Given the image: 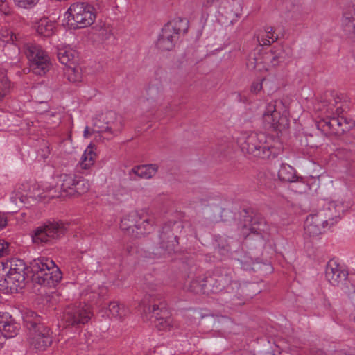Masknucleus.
Listing matches in <instances>:
<instances>
[{
	"instance_id": "nucleus-31",
	"label": "nucleus",
	"mask_w": 355,
	"mask_h": 355,
	"mask_svg": "<svg viewBox=\"0 0 355 355\" xmlns=\"http://www.w3.org/2000/svg\"><path fill=\"white\" fill-rule=\"evenodd\" d=\"M76 55L74 50L71 49H62L58 51V58L59 61L67 67L73 65Z\"/></svg>"
},
{
	"instance_id": "nucleus-41",
	"label": "nucleus",
	"mask_w": 355,
	"mask_h": 355,
	"mask_svg": "<svg viewBox=\"0 0 355 355\" xmlns=\"http://www.w3.org/2000/svg\"><path fill=\"white\" fill-rule=\"evenodd\" d=\"M147 93L149 98L155 100L161 94V90L158 87L155 85H150L148 88Z\"/></svg>"
},
{
	"instance_id": "nucleus-5",
	"label": "nucleus",
	"mask_w": 355,
	"mask_h": 355,
	"mask_svg": "<svg viewBox=\"0 0 355 355\" xmlns=\"http://www.w3.org/2000/svg\"><path fill=\"white\" fill-rule=\"evenodd\" d=\"M68 24L73 29H80L92 26L96 18L95 8L85 2H76L65 12Z\"/></svg>"
},
{
	"instance_id": "nucleus-4",
	"label": "nucleus",
	"mask_w": 355,
	"mask_h": 355,
	"mask_svg": "<svg viewBox=\"0 0 355 355\" xmlns=\"http://www.w3.org/2000/svg\"><path fill=\"white\" fill-rule=\"evenodd\" d=\"M33 279L47 287H54L62 278V274L55 262L46 257H40L31 263Z\"/></svg>"
},
{
	"instance_id": "nucleus-30",
	"label": "nucleus",
	"mask_w": 355,
	"mask_h": 355,
	"mask_svg": "<svg viewBox=\"0 0 355 355\" xmlns=\"http://www.w3.org/2000/svg\"><path fill=\"white\" fill-rule=\"evenodd\" d=\"M267 230V225L264 218L255 216L252 218L249 230L251 234L261 236L263 237V234Z\"/></svg>"
},
{
	"instance_id": "nucleus-38",
	"label": "nucleus",
	"mask_w": 355,
	"mask_h": 355,
	"mask_svg": "<svg viewBox=\"0 0 355 355\" xmlns=\"http://www.w3.org/2000/svg\"><path fill=\"white\" fill-rule=\"evenodd\" d=\"M68 268L72 275L77 278L79 275H83L85 271L84 266L80 262L71 261L69 263Z\"/></svg>"
},
{
	"instance_id": "nucleus-1",
	"label": "nucleus",
	"mask_w": 355,
	"mask_h": 355,
	"mask_svg": "<svg viewBox=\"0 0 355 355\" xmlns=\"http://www.w3.org/2000/svg\"><path fill=\"white\" fill-rule=\"evenodd\" d=\"M272 137L263 132H242L238 138L241 150L255 157L270 159L275 157L279 150L272 145Z\"/></svg>"
},
{
	"instance_id": "nucleus-46",
	"label": "nucleus",
	"mask_w": 355,
	"mask_h": 355,
	"mask_svg": "<svg viewBox=\"0 0 355 355\" xmlns=\"http://www.w3.org/2000/svg\"><path fill=\"white\" fill-rule=\"evenodd\" d=\"M7 218L3 214H0V230L7 225Z\"/></svg>"
},
{
	"instance_id": "nucleus-45",
	"label": "nucleus",
	"mask_w": 355,
	"mask_h": 355,
	"mask_svg": "<svg viewBox=\"0 0 355 355\" xmlns=\"http://www.w3.org/2000/svg\"><path fill=\"white\" fill-rule=\"evenodd\" d=\"M313 137L310 135L306 138V146H309L311 148H317L320 144L318 142H315L313 141Z\"/></svg>"
},
{
	"instance_id": "nucleus-8",
	"label": "nucleus",
	"mask_w": 355,
	"mask_h": 355,
	"mask_svg": "<svg viewBox=\"0 0 355 355\" xmlns=\"http://www.w3.org/2000/svg\"><path fill=\"white\" fill-rule=\"evenodd\" d=\"M24 52L33 73L43 76L49 71L51 62L48 53L41 46L32 42L26 43L24 45Z\"/></svg>"
},
{
	"instance_id": "nucleus-7",
	"label": "nucleus",
	"mask_w": 355,
	"mask_h": 355,
	"mask_svg": "<svg viewBox=\"0 0 355 355\" xmlns=\"http://www.w3.org/2000/svg\"><path fill=\"white\" fill-rule=\"evenodd\" d=\"M284 105L274 101L267 103L263 111L262 123L266 130L282 132L289 126V121L282 113Z\"/></svg>"
},
{
	"instance_id": "nucleus-49",
	"label": "nucleus",
	"mask_w": 355,
	"mask_h": 355,
	"mask_svg": "<svg viewBox=\"0 0 355 355\" xmlns=\"http://www.w3.org/2000/svg\"><path fill=\"white\" fill-rule=\"evenodd\" d=\"M1 8L0 9L3 10L5 14H6V9L8 8L7 3L6 2H1Z\"/></svg>"
},
{
	"instance_id": "nucleus-52",
	"label": "nucleus",
	"mask_w": 355,
	"mask_h": 355,
	"mask_svg": "<svg viewBox=\"0 0 355 355\" xmlns=\"http://www.w3.org/2000/svg\"><path fill=\"white\" fill-rule=\"evenodd\" d=\"M354 322H355V315H354Z\"/></svg>"
},
{
	"instance_id": "nucleus-20",
	"label": "nucleus",
	"mask_w": 355,
	"mask_h": 355,
	"mask_svg": "<svg viewBox=\"0 0 355 355\" xmlns=\"http://www.w3.org/2000/svg\"><path fill=\"white\" fill-rule=\"evenodd\" d=\"M209 278L204 275H197L189 277L185 286L188 291L196 294L208 293L207 289Z\"/></svg>"
},
{
	"instance_id": "nucleus-35",
	"label": "nucleus",
	"mask_w": 355,
	"mask_h": 355,
	"mask_svg": "<svg viewBox=\"0 0 355 355\" xmlns=\"http://www.w3.org/2000/svg\"><path fill=\"white\" fill-rule=\"evenodd\" d=\"M10 88V82L7 77L6 71L0 69V100L6 95Z\"/></svg>"
},
{
	"instance_id": "nucleus-9",
	"label": "nucleus",
	"mask_w": 355,
	"mask_h": 355,
	"mask_svg": "<svg viewBox=\"0 0 355 355\" xmlns=\"http://www.w3.org/2000/svg\"><path fill=\"white\" fill-rule=\"evenodd\" d=\"M67 228L62 222H47L35 229L32 234V240L35 243H51L54 239L63 236Z\"/></svg>"
},
{
	"instance_id": "nucleus-19",
	"label": "nucleus",
	"mask_w": 355,
	"mask_h": 355,
	"mask_svg": "<svg viewBox=\"0 0 355 355\" xmlns=\"http://www.w3.org/2000/svg\"><path fill=\"white\" fill-rule=\"evenodd\" d=\"M155 219L148 211L146 210L139 211V220H138L135 231V236H144L153 229Z\"/></svg>"
},
{
	"instance_id": "nucleus-17",
	"label": "nucleus",
	"mask_w": 355,
	"mask_h": 355,
	"mask_svg": "<svg viewBox=\"0 0 355 355\" xmlns=\"http://www.w3.org/2000/svg\"><path fill=\"white\" fill-rule=\"evenodd\" d=\"M102 120L105 126L101 130L103 132H109L112 135H117L123 128L121 118L113 111H108L102 116Z\"/></svg>"
},
{
	"instance_id": "nucleus-33",
	"label": "nucleus",
	"mask_w": 355,
	"mask_h": 355,
	"mask_svg": "<svg viewBox=\"0 0 355 355\" xmlns=\"http://www.w3.org/2000/svg\"><path fill=\"white\" fill-rule=\"evenodd\" d=\"M64 75L71 83L80 82L82 79L81 69L79 67L69 65L64 69Z\"/></svg>"
},
{
	"instance_id": "nucleus-23",
	"label": "nucleus",
	"mask_w": 355,
	"mask_h": 355,
	"mask_svg": "<svg viewBox=\"0 0 355 355\" xmlns=\"http://www.w3.org/2000/svg\"><path fill=\"white\" fill-rule=\"evenodd\" d=\"M138 220H139V211H132L122 218L120 227L135 236Z\"/></svg>"
},
{
	"instance_id": "nucleus-36",
	"label": "nucleus",
	"mask_w": 355,
	"mask_h": 355,
	"mask_svg": "<svg viewBox=\"0 0 355 355\" xmlns=\"http://www.w3.org/2000/svg\"><path fill=\"white\" fill-rule=\"evenodd\" d=\"M90 187V184L88 180H85L83 177L77 176L75 186L73 187L74 196L81 195L87 193Z\"/></svg>"
},
{
	"instance_id": "nucleus-16",
	"label": "nucleus",
	"mask_w": 355,
	"mask_h": 355,
	"mask_svg": "<svg viewBox=\"0 0 355 355\" xmlns=\"http://www.w3.org/2000/svg\"><path fill=\"white\" fill-rule=\"evenodd\" d=\"M32 187L28 182H24L17 184L10 200L18 207L22 205L30 204L36 200V196L32 192Z\"/></svg>"
},
{
	"instance_id": "nucleus-11",
	"label": "nucleus",
	"mask_w": 355,
	"mask_h": 355,
	"mask_svg": "<svg viewBox=\"0 0 355 355\" xmlns=\"http://www.w3.org/2000/svg\"><path fill=\"white\" fill-rule=\"evenodd\" d=\"M284 49L282 46H274L263 55H258L248 64L249 67L259 71H268L270 67H275L284 61Z\"/></svg>"
},
{
	"instance_id": "nucleus-28",
	"label": "nucleus",
	"mask_w": 355,
	"mask_h": 355,
	"mask_svg": "<svg viewBox=\"0 0 355 355\" xmlns=\"http://www.w3.org/2000/svg\"><path fill=\"white\" fill-rule=\"evenodd\" d=\"M38 35L43 37H50L53 34L55 24L47 18H43L36 22L35 26Z\"/></svg>"
},
{
	"instance_id": "nucleus-25",
	"label": "nucleus",
	"mask_w": 355,
	"mask_h": 355,
	"mask_svg": "<svg viewBox=\"0 0 355 355\" xmlns=\"http://www.w3.org/2000/svg\"><path fill=\"white\" fill-rule=\"evenodd\" d=\"M278 39L277 35H275L274 29L271 26L261 29L257 34V40L260 46H270L275 42Z\"/></svg>"
},
{
	"instance_id": "nucleus-14",
	"label": "nucleus",
	"mask_w": 355,
	"mask_h": 355,
	"mask_svg": "<svg viewBox=\"0 0 355 355\" xmlns=\"http://www.w3.org/2000/svg\"><path fill=\"white\" fill-rule=\"evenodd\" d=\"M348 272L334 260L326 265L325 278L334 286L347 287Z\"/></svg>"
},
{
	"instance_id": "nucleus-48",
	"label": "nucleus",
	"mask_w": 355,
	"mask_h": 355,
	"mask_svg": "<svg viewBox=\"0 0 355 355\" xmlns=\"http://www.w3.org/2000/svg\"><path fill=\"white\" fill-rule=\"evenodd\" d=\"M217 323H220V322H226V323H228L229 322V319L226 317H221L220 318H219L217 321H215L214 322V325H216V324Z\"/></svg>"
},
{
	"instance_id": "nucleus-18",
	"label": "nucleus",
	"mask_w": 355,
	"mask_h": 355,
	"mask_svg": "<svg viewBox=\"0 0 355 355\" xmlns=\"http://www.w3.org/2000/svg\"><path fill=\"white\" fill-rule=\"evenodd\" d=\"M345 207L343 204L336 202H330L322 210L317 214L322 215V218L326 223L332 225L340 218L341 214L344 211Z\"/></svg>"
},
{
	"instance_id": "nucleus-42",
	"label": "nucleus",
	"mask_w": 355,
	"mask_h": 355,
	"mask_svg": "<svg viewBox=\"0 0 355 355\" xmlns=\"http://www.w3.org/2000/svg\"><path fill=\"white\" fill-rule=\"evenodd\" d=\"M9 243L3 239H0V257H4L8 253Z\"/></svg>"
},
{
	"instance_id": "nucleus-34",
	"label": "nucleus",
	"mask_w": 355,
	"mask_h": 355,
	"mask_svg": "<svg viewBox=\"0 0 355 355\" xmlns=\"http://www.w3.org/2000/svg\"><path fill=\"white\" fill-rule=\"evenodd\" d=\"M144 288L146 289L147 293H153V292H157V295H156L155 298L157 300V301L162 302V295L160 291L162 288V284L160 281L157 279H146V282H145V286Z\"/></svg>"
},
{
	"instance_id": "nucleus-39",
	"label": "nucleus",
	"mask_w": 355,
	"mask_h": 355,
	"mask_svg": "<svg viewBox=\"0 0 355 355\" xmlns=\"http://www.w3.org/2000/svg\"><path fill=\"white\" fill-rule=\"evenodd\" d=\"M17 35H13L12 32L8 29H1L0 31V41L3 43L13 42L17 41Z\"/></svg>"
},
{
	"instance_id": "nucleus-40",
	"label": "nucleus",
	"mask_w": 355,
	"mask_h": 355,
	"mask_svg": "<svg viewBox=\"0 0 355 355\" xmlns=\"http://www.w3.org/2000/svg\"><path fill=\"white\" fill-rule=\"evenodd\" d=\"M15 3L21 8H31L35 6L39 0H13Z\"/></svg>"
},
{
	"instance_id": "nucleus-43",
	"label": "nucleus",
	"mask_w": 355,
	"mask_h": 355,
	"mask_svg": "<svg viewBox=\"0 0 355 355\" xmlns=\"http://www.w3.org/2000/svg\"><path fill=\"white\" fill-rule=\"evenodd\" d=\"M351 153L345 148H338L336 150V155L338 158L345 159L349 157Z\"/></svg>"
},
{
	"instance_id": "nucleus-51",
	"label": "nucleus",
	"mask_w": 355,
	"mask_h": 355,
	"mask_svg": "<svg viewBox=\"0 0 355 355\" xmlns=\"http://www.w3.org/2000/svg\"><path fill=\"white\" fill-rule=\"evenodd\" d=\"M211 4V1H208L207 3V6H210Z\"/></svg>"
},
{
	"instance_id": "nucleus-47",
	"label": "nucleus",
	"mask_w": 355,
	"mask_h": 355,
	"mask_svg": "<svg viewBox=\"0 0 355 355\" xmlns=\"http://www.w3.org/2000/svg\"><path fill=\"white\" fill-rule=\"evenodd\" d=\"M15 263H16V261L11 263V265H10V270H16V272H19V268H20V266H15Z\"/></svg>"
},
{
	"instance_id": "nucleus-26",
	"label": "nucleus",
	"mask_w": 355,
	"mask_h": 355,
	"mask_svg": "<svg viewBox=\"0 0 355 355\" xmlns=\"http://www.w3.org/2000/svg\"><path fill=\"white\" fill-rule=\"evenodd\" d=\"M96 158V154L94 150V146L90 144L85 149L83 154L78 167L81 170L89 169L94 164Z\"/></svg>"
},
{
	"instance_id": "nucleus-10",
	"label": "nucleus",
	"mask_w": 355,
	"mask_h": 355,
	"mask_svg": "<svg viewBox=\"0 0 355 355\" xmlns=\"http://www.w3.org/2000/svg\"><path fill=\"white\" fill-rule=\"evenodd\" d=\"M92 315L89 306L80 303L66 307L62 320L66 327H80L87 323Z\"/></svg>"
},
{
	"instance_id": "nucleus-12",
	"label": "nucleus",
	"mask_w": 355,
	"mask_h": 355,
	"mask_svg": "<svg viewBox=\"0 0 355 355\" xmlns=\"http://www.w3.org/2000/svg\"><path fill=\"white\" fill-rule=\"evenodd\" d=\"M150 300L149 306L148 308L151 320L155 326L160 331L170 330L173 325V318L168 315V313L165 307L164 302H159L156 304V299L153 297V294H149Z\"/></svg>"
},
{
	"instance_id": "nucleus-32",
	"label": "nucleus",
	"mask_w": 355,
	"mask_h": 355,
	"mask_svg": "<svg viewBox=\"0 0 355 355\" xmlns=\"http://www.w3.org/2000/svg\"><path fill=\"white\" fill-rule=\"evenodd\" d=\"M108 310L112 316L117 319H122L128 313V310L124 305L120 304L117 302H110Z\"/></svg>"
},
{
	"instance_id": "nucleus-15",
	"label": "nucleus",
	"mask_w": 355,
	"mask_h": 355,
	"mask_svg": "<svg viewBox=\"0 0 355 355\" xmlns=\"http://www.w3.org/2000/svg\"><path fill=\"white\" fill-rule=\"evenodd\" d=\"M329 224L322 218V215L317 213L307 216L304 225V236L315 238L319 236L324 231V228Z\"/></svg>"
},
{
	"instance_id": "nucleus-21",
	"label": "nucleus",
	"mask_w": 355,
	"mask_h": 355,
	"mask_svg": "<svg viewBox=\"0 0 355 355\" xmlns=\"http://www.w3.org/2000/svg\"><path fill=\"white\" fill-rule=\"evenodd\" d=\"M355 2H349L343 9L342 26L348 34L355 32Z\"/></svg>"
},
{
	"instance_id": "nucleus-2",
	"label": "nucleus",
	"mask_w": 355,
	"mask_h": 355,
	"mask_svg": "<svg viewBox=\"0 0 355 355\" xmlns=\"http://www.w3.org/2000/svg\"><path fill=\"white\" fill-rule=\"evenodd\" d=\"M209 285L211 293L228 294L231 300L239 299L243 295L241 283L234 278L233 272L229 269H216L209 277Z\"/></svg>"
},
{
	"instance_id": "nucleus-24",
	"label": "nucleus",
	"mask_w": 355,
	"mask_h": 355,
	"mask_svg": "<svg viewBox=\"0 0 355 355\" xmlns=\"http://www.w3.org/2000/svg\"><path fill=\"white\" fill-rule=\"evenodd\" d=\"M158 166L156 164H146L135 166L130 172V175L134 174L143 179H150L157 172Z\"/></svg>"
},
{
	"instance_id": "nucleus-50",
	"label": "nucleus",
	"mask_w": 355,
	"mask_h": 355,
	"mask_svg": "<svg viewBox=\"0 0 355 355\" xmlns=\"http://www.w3.org/2000/svg\"><path fill=\"white\" fill-rule=\"evenodd\" d=\"M91 135V133L89 132V127H85V130H84V137H88L89 135Z\"/></svg>"
},
{
	"instance_id": "nucleus-6",
	"label": "nucleus",
	"mask_w": 355,
	"mask_h": 355,
	"mask_svg": "<svg viewBox=\"0 0 355 355\" xmlns=\"http://www.w3.org/2000/svg\"><path fill=\"white\" fill-rule=\"evenodd\" d=\"M188 28V21L185 19L179 18L168 22L162 28L157 41V47L163 51H171L179 35L187 33Z\"/></svg>"
},
{
	"instance_id": "nucleus-29",
	"label": "nucleus",
	"mask_w": 355,
	"mask_h": 355,
	"mask_svg": "<svg viewBox=\"0 0 355 355\" xmlns=\"http://www.w3.org/2000/svg\"><path fill=\"white\" fill-rule=\"evenodd\" d=\"M278 178L281 181L293 182L298 180L294 168L287 164H282L278 171Z\"/></svg>"
},
{
	"instance_id": "nucleus-37",
	"label": "nucleus",
	"mask_w": 355,
	"mask_h": 355,
	"mask_svg": "<svg viewBox=\"0 0 355 355\" xmlns=\"http://www.w3.org/2000/svg\"><path fill=\"white\" fill-rule=\"evenodd\" d=\"M226 12L230 13L232 18H238L241 16L242 12V6L239 0H232L229 2V6L225 7Z\"/></svg>"
},
{
	"instance_id": "nucleus-22",
	"label": "nucleus",
	"mask_w": 355,
	"mask_h": 355,
	"mask_svg": "<svg viewBox=\"0 0 355 355\" xmlns=\"http://www.w3.org/2000/svg\"><path fill=\"white\" fill-rule=\"evenodd\" d=\"M159 237L160 248L162 251L173 250L178 243L176 236H174L170 226L163 227Z\"/></svg>"
},
{
	"instance_id": "nucleus-44",
	"label": "nucleus",
	"mask_w": 355,
	"mask_h": 355,
	"mask_svg": "<svg viewBox=\"0 0 355 355\" xmlns=\"http://www.w3.org/2000/svg\"><path fill=\"white\" fill-rule=\"evenodd\" d=\"M262 89V83L257 81L252 83L250 90L252 93L257 94Z\"/></svg>"
},
{
	"instance_id": "nucleus-27",
	"label": "nucleus",
	"mask_w": 355,
	"mask_h": 355,
	"mask_svg": "<svg viewBox=\"0 0 355 355\" xmlns=\"http://www.w3.org/2000/svg\"><path fill=\"white\" fill-rule=\"evenodd\" d=\"M77 175L74 174H62L60 176V181L61 182L60 188L62 192L66 195L73 196L75 186Z\"/></svg>"
},
{
	"instance_id": "nucleus-13",
	"label": "nucleus",
	"mask_w": 355,
	"mask_h": 355,
	"mask_svg": "<svg viewBox=\"0 0 355 355\" xmlns=\"http://www.w3.org/2000/svg\"><path fill=\"white\" fill-rule=\"evenodd\" d=\"M353 125V123H348L343 117L330 116H327L318 123V128H322V131L332 135H340L349 131Z\"/></svg>"
},
{
	"instance_id": "nucleus-3",
	"label": "nucleus",
	"mask_w": 355,
	"mask_h": 355,
	"mask_svg": "<svg viewBox=\"0 0 355 355\" xmlns=\"http://www.w3.org/2000/svg\"><path fill=\"white\" fill-rule=\"evenodd\" d=\"M24 322L29 331L31 344L35 349L43 351L51 345L52 333L42 322L40 316L32 311H28L24 315Z\"/></svg>"
}]
</instances>
